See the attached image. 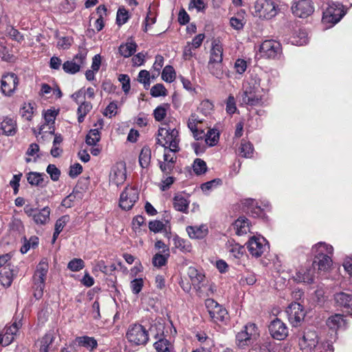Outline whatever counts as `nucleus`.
Masks as SVG:
<instances>
[{
  "label": "nucleus",
  "instance_id": "e2e57ef3",
  "mask_svg": "<svg viewBox=\"0 0 352 352\" xmlns=\"http://www.w3.org/2000/svg\"><path fill=\"white\" fill-rule=\"evenodd\" d=\"M166 94L167 90L162 84H156L151 89V95L153 97L165 96Z\"/></svg>",
  "mask_w": 352,
  "mask_h": 352
},
{
  "label": "nucleus",
  "instance_id": "ea45409f",
  "mask_svg": "<svg viewBox=\"0 0 352 352\" xmlns=\"http://www.w3.org/2000/svg\"><path fill=\"white\" fill-rule=\"evenodd\" d=\"M308 34L304 30H299L298 32H296L291 38V43L295 45H304L308 43Z\"/></svg>",
  "mask_w": 352,
  "mask_h": 352
},
{
  "label": "nucleus",
  "instance_id": "4c0bfd02",
  "mask_svg": "<svg viewBox=\"0 0 352 352\" xmlns=\"http://www.w3.org/2000/svg\"><path fill=\"white\" fill-rule=\"evenodd\" d=\"M151 150L148 146H144L139 155V164L142 168H147L151 163Z\"/></svg>",
  "mask_w": 352,
  "mask_h": 352
},
{
  "label": "nucleus",
  "instance_id": "13d9d810",
  "mask_svg": "<svg viewBox=\"0 0 352 352\" xmlns=\"http://www.w3.org/2000/svg\"><path fill=\"white\" fill-rule=\"evenodd\" d=\"M76 8L75 0H62L59 5V10L65 13H69Z\"/></svg>",
  "mask_w": 352,
  "mask_h": 352
},
{
  "label": "nucleus",
  "instance_id": "412c9836",
  "mask_svg": "<svg viewBox=\"0 0 352 352\" xmlns=\"http://www.w3.org/2000/svg\"><path fill=\"white\" fill-rule=\"evenodd\" d=\"M17 132V124L15 119L5 117L0 122V133L7 135H14Z\"/></svg>",
  "mask_w": 352,
  "mask_h": 352
},
{
  "label": "nucleus",
  "instance_id": "bb28decb",
  "mask_svg": "<svg viewBox=\"0 0 352 352\" xmlns=\"http://www.w3.org/2000/svg\"><path fill=\"white\" fill-rule=\"evenodd\" d=\"M55 337L52 332L47 333L41 340L39 352H55L56 348L53 346Z\"/></svg>",
  "mask_w": 352,
  "mask_h": 352
},
{
  "label": "nucleus",
  "instance_id": "6e6552de",
  "mask_svg": "<svg viewBox=\"0 0 352 352\" xmlns=\"http://www.w3.org/2000/svg\"><path fill=\"white\" fill-rule=\"evenodd\" d=\"M126 338L129 342L135 345H144L148 340V335L142 325L135 324L129 327Z\"/></svg>",
  "mask_w": 352,
  "mask_h": 352
},
{
  "label": "nucleus",
  "instance_id": "0eeeda50",
  "mask_svg": "<svg viewBox=\"0 0 352 352\" xmlns=\"http://www.w3.org/2000/svg\"><path fill=\"white\" fill-rule=\"evenodd\" d=\"M258 54L265 58H280L282 55V46L275 40H265L261 44Z\"/></svg>",
  "mask_w": 352,
  "mask_h": 352
},
{
  "label": "nucleus",
  "instance_id": "f3484780",
  "mask_svg": "<svg viewBox=\"0 0 352 352\" xmlns=\"http://www.w3.org/2000/svg\"><path fill=\"white\" fill-rule=\"evenodd\" d=\"M286 314L289 321L294 327L300 325L305 316L303 307L300 303L296 302L291 303L287 307Z\"/></svg>",
  "mask_w": 352,
  "mask_h": 352
},
{
  "label": "nucleus",
  "instance_id": "774afa93",
  "mask_svg": "<svg viewBox=\"0 0 352 352\" xmlns=\"http://www.w3.org/2000/svg\"><path fill=\"white\" fill-rule=\"evenodd\" d=\"M248 67L247 62L244 59L237 58L235 60L234 68L235 72L241 75L245 73Z\"/></svg>",
  "mask_w": 352,
  "mask_h": 352
},
{
  "label": "nucleus",
  "instance_id": "4be33fe9",
  "mask_svg": "<svg viewBox=\"0 0 352 352\" xmlns=\"http://www.w3.org/2000/svg\"><path fill=\"white\" fill-rule=\"evenodd\" d=\"M315 270L311 267L300 269L294 276L295 281L311 284L314 282Z\"/></svg>",
  "mask_w": 352,
  "mask_h": 352
},
{
  "label": "nucleus",
  "instance_id": "bf43d9fd",
  "mask_svg": "<svg viewBox=\"0 0 352 352\" xmlns=\"http://www.w3.org/2000/svg\"><path fill=\"white\" fill-rule=\"evenodd\" d=\"M85 263L81 258H73L67 265V268L72 272H78L83 269Z\"/></svg>",
  "mask_w": 352,
  "mask_h": 352
},
{
  "label": "nucleus",
  "instance_id": "cd10ccee",
  "mask_svg": "<svg viewBox=\"0 0 352 352\" xmlns=\"http://www.w3.org/2000/svg\"><path fill=\"white\" fill-rule=\"evenodd\" d=\"M327 325L333 330L344 329L346 327V320L343 315L336 314L327 319Z\"/></svg>",
  "mask_w": 352,
  "mask_h": 352
},
{
  "label": "nucleus",
  "instance_id": "473e14b6",
  "mask_svg": "<svg viewBox=\"0 0 352 352\" xmlns=\"http://www.w3.org/2000/svg\"><path fill=\"white\" fill-rule=\"evenodd\" d=\"M208 69L213 76L218 79H223L225 76L222 62L209 61Z\"/></svg>",
  "mask_w": 352,
  "mask_h": 352
},
{
  "label": "nucleus",
  "instance_id": "0e129e2a",
  "mask_svg": "<svg viewBox=\"0 0 352 352\" xmlns=\"http://www.w3.org/2000/svg\"><path fill=\"white\" fill-rule=\"evenodd\" d=\"M256 281L255 274L253 273H248L245 275L241 276L239 283L241 285H252Z\"/></svg>",
  "mask_w": 352,
  "mask_h": 352
},
{
  "label": "nucleus",
  "instance_id": "dca6fc26",
  "mask_svg": "<svg viewBox=\"0 0 352 352\" xmlns=\"http://www.w3.org/2000/svg\"><path fill=\"white\" fill-rule=\"evenodd\" d=\"M19 85V78L14 73L3 74L1 80V91L5 96H11Z\"/></svg>",
  "mask_w": 352,
  "mask_h": 352
},
{
  "label": "nucleus",
  "instance_id": "9b49d317",
  "mask_svg": "<svg viewBox=\"0 0 352 352\" xmlns=\"http://www.w3.org/2000/svg\"><path fill=\"white\" fill-rule=\"evenodd\" d=\"M205 122L204 118L197 112H193L190 114L187 121V126L192 132L194 138L197 140H203L205 131L201 127Z\"/></svg>",
  "mask_w": 352,
  "mask_h": 352
},
{
  "label": "nucleus",
  "instance_id": "e433bc0d",
  "mask_svg": "<svg viewBox=\"0 0 352 352\" xmlns=\"http://www.w3.org/2000/svg\"><path fill=\"white\" fill-rule=\"evenodd\" d=\"M174 248L183 252H190L192 250L190 243L177 235H175L172 239Z\"/></svg>",
  "mask_w": 352,
  "mask_h": 352
},
{
  "label": "nucleus",
  "instance_id": "49530a36",
  "mask_svg": "<svg viewBox=\"0 0 352 352\" xmlns=\"http://www.w3.org/2000/svg\"><path fill=\"white\" fill-rule=\"evenodd\" d=\"M45 175L36 172H30L27 175V180L32 186H42Z\"/></svg>",
  "mask_w": 352,
  "mask_h": 352
},
{
  "label": "nucleus",
  "instance_id": "603ef678",
  "mask_svg": "<svg viewBox=\"0 0 352 352\" xmlns=\"http://www.w3.org/2000/svg\"><path fill=\"white\" fill-rule=\"evenodd\" d=\"M57 116L55 110L48 109L44 113L45 127L48 126L49 129H54V124Z\"/></svg>",
  "mask_w": 352,
  "mask_h": 352
},
{
  "label": "nucleus",
  "instance_id": "3c124183",
  "mask_svg": "<svg viewBox=\"0 0 352 352\" xmlns=\"http://www.w3.org/2000/svg\"><path fill=\"white\" fill-rule=\"evenodd\" d=\"M170 256V252L166 253H157L152 259L153 265L155 267H161L165 265L167 263L168 258Z\"/></svg>",
  "mask_w": 352,
  "mask_h": 352
},
{
  "label": "nucleus",
  "instance_id": "aec40b11",
  "mask_svg": "<svg viewBox=\"0 0 352 352\" xmlns=\"http://www.w3.org/2000/svg\"><path fill=\"white\" fill-rule=\"evenodd\" d=\"M126 178L125 164L120 162L114 165L109 175L110 182L118 186L122 184Z\"/></svg>",
  "mask_w": 352,
  "mask_h": 352
},
{
  "label": "nucleus",
  "instance_id": "2f4dec72",
  "mask_svg": "<svg viewBox=\"0 0 352 352\" xmlns=\"http://www.w3.org/2000/svg\"><path fill=\"white\" fill-rule=\"evenodd\" d=\"M50 208L47 206L44 207L43 208L37 210L32 219L37 225H44L50 221Z\"/></svg>",
  "mask_w": 352,
  "mask_h": 352
},
{
  "label": "nucleus",
  "instance_id": "39448f33",
  "mask_svg": "<svg viewBox=\"0 0 352 352\" xmlns=\"http://www.w3.org/2000/svg\"><path fill=\"white\" fill-rule=\"evenodd\" d=\"M259 330L254 323H248L236 336V343L240 348L248 346L259 337Z\"/></svg>",
  "mask_w": 352,
  "mask_h": 352
},
{
  "label": "nucleus",
  "instance_id": "37998d69",
  "mask_svg": "<svg viewBox=\"0 0 352 352\" xmlns=\"http://www.w3.org/2000/svg\"><path fill=\"white\" fill-rule=\"evenodd\" d=\"M92 104L89 102L84 101L78 107V121L81 123L84 121L87 114L91 110Z\"/></svg>",
  "mask_w": 352,
  "mask_h": 352
},
{
  "label": "nucleus",
  "instance_id": "4468645a",
  "mask_svg": "<svg viewBox=\"0 0 352 352\" xmlns=\"http://www.w3.org/2000/svg\"><path fill=\"white\" fill-rule=\"evenodd\" d=\"M139 199L138 190L133 186H127L120 197V206L125 210L132 208Z\"/></svg>",
  "mask_w": 352,
  "mask_h": 352
},
{
  "label": "nucleus",
  "instance_id": "5fc2aeb1",
  "mask_svg": "<svg viewBox=\"0 0 352 352\" xmlns=\"http://www.w3.org/2000/svg\"><path fill=\"white\" fill-rule=\"evenodd\" d=\"M34 104L31 102H25L20 109L21 116L28 120H30L34 114Z\"/></svg>",
  "mask_w": 352,
  "mask_h": 352
},
{
  "label": "nucleus",
  "instance_id": "de8ad7c7",
  "mask_svg": "<svg viewBox=\"0 0 352 352\" xmlns=\"http://www.w3.org/2000/svg\"><path fill=\"white\" fill-rule=\"evenodd\" d=\"M100 140L99 128L91 129L86 136V143L89 146H96Z\"/></svg>",
  "mask_w": 352,
  "mask_h": 352
},
{
  "label": "nucleus",
  "instance_id": "393cba45",
  "mask_svg": "<svg viewBox=\"0 0 352 352\" xmlns=\"http://www.w3.org/2000/svg\"><path fill=\"white\" fill-rule=\"evenodd\" d=\"M311 252L314 257L329 255L331 256L333 252V248L324 242H319L312 247Z\"/></svg>",
  "mask_w": 352,
  "mask_h": 352
},
{
  "label": "nucleus",
  "instance_id": "72a5a7b5",
  "mask_svg": "<svg viewBox=\"0 0 352 352\" xmlns=\"http://www.w3.org/2000/svg\"><path fill=\"white\" fill-rule=\"evenodd\" d=\"M153 346L156 352H175L173 344L166 338H160Z\"/></svg>",
  "mask_w": 352,
  "mask_h": 352
},
{
  "label": "nucleus",
  "instance_id": "423d86ee",
  "mask_svg": "<svg viewBox=\"0 0 352 352\" xmlns=\"http://www.w3.org/2000/svg\"><path fill=\"white\" fill-rule=\"evenodd\" d=\"M250 254L255 258L261 257L270 249L267 241L261 235H254L246 243Z\"/></svg>",
  "mask_w": 352,
  "mask_h": 352
},
{
  "label": "nucleus",
  "instance_id": "79ce46f5",
  "mask_svg": "<svg viewBox=\"0 0 352 352\" xmlns=\"http://www.w3.org/2000/svg\"><path fill=\"white\" fill-rule=\"evenodd\" d=\"M254 148L252 144L245 140H242L239 148V155L245 158L252 157Z\"/></svg>",
  "mask_w": 352,
  "mask_h": 352
},
{
  "label": "nucleus",
  "instance_id": "f03ea898",
  "mask_svg": "<svg viewBox=\"0 0 352 352\" xmlns=\"http://www.w3.org/2000/svg\"><path fill=\"white\" fill-rule=\"evenodd\" d=\"M157 142L164 148H169L172 152H177L179 150V131L168 125L162 126L158 130Z\"/></svg>",
  "mask_w": 352,
  "mask_h": 352
},
{
  "label": "nucleus",
  "instance_id": "6e6d98bb",
  "mask_svg": "<svg viewBox=\"0 0 352 352\" xmlns=\"http://www.w3.org/2000/svg\"><path fill=\"white\" fill-rule=\"evenodd\" d=\"M162 78L167 82H172L175 78V72L170 65H166L162 70Z\"/></svg>",
  "mask_w": 352,
  "mask_h": 352
},
{
  "label": "nucleus",
  "instance_id": "ddd939ff",
  "mask_svg": "<svg viewBox=\"0 0 352 352\" xmlns=\"http://www.w3.org/2000/svg\"><path fill=\"white\" fill-rule=\"evenodd\" d=\"M299 345L302 349H309L313 352H318L324 348L323 344L319 342L316 333L311 331L304 333L299 341Z\"/></svg>",
  "mask_w": 352,
  "mask_h": 352
},
{
  "label": "nucleus",
  "instance_id": "f8f14e48",
  "mask_svg": "<svg viewBox=\"0 0 352 352\" xmlns=\"http://www.w3.org/2000/svg\"><path fill=\"white\" fill-rule=\"evenodd\" d=\"M206 306L210 318L214 322H224L228 319L227 310L213 299H207Z\"/></svg>",
  "mask_w": 352,
  "mask_h": 352
},
{
  "label": "nucleus",
  "instance_id": "6ab92c4d",
  "mask_svg": "<svg viewBox=\"0 0 352 352\" xmlns=\"http://www.w3.org/2000/svg\"><path fill=\"white\" fill-rule=\"evenodd\" d=\"M269 331L272 337L278 340H283L288 336L287 327L278 318L271 322Z\"/></svg>",
  "mask_w": 352,
  "mask_h": 352
},
{
  "label": "nucleus",
  "instance_id": "2eb2a0df",
  "mask_svg": "<svg viewBox=\"0 0 352 352\" xmlns=\"http://www.w3.org/2000/svg\"><path fill=\"white\" fill-rule=\"evenodd\" d=\"M292 13L299 18H307L314 12L311 0H294L292 6Z\"/></svg>",
  "mask_w": 352,
  "mask_h": 352
},
{
  "label": "nucleus",
  "instance_id": "5701e85b",
  "mask_svg": "<svg viewBox=\"0 0 352 352\" xmlns=\"http://www.w3.org/2000/svg\"><path fill=\"white\" fill-rule=\"evenodd\" d=\"M336 303L346 309V311L352 316V296L344 292H340L334 296Z\"/></svg>",
  "mask_w": 352,
  "mask_h": 352
},
{
  "label": "nucleus",
  "instance_id": "c756f323",
  "mask_svg": "<svg viewBox=\"0 0 352 352\" xmlns=\"http://www.w3.org/2000/svg\"><path fill=\"white\" fill-rule=\"evenodd\" d=\"M223 51V46L220 41L217 40L213 41L209 61L222 62Z\"/></svg>",
  "mask_w": 352,
  "mask_h": 352
},
{
  "label": "nucleus",
  "instance_id": "a878e982",
  "mask_svg": "<svg viewBox=\"0 0 352 352\" xmlns=\"http://www.w3.org/2000/svg\"><path fill=\"white\" fill-rule=\"evenodd\" d=\"M234 228L238 236H242L250 232V223L246 217H240L234 221Z\"/></svg>",
  "mask_w": 352,
  "mask_h": 352
},
{
  "label": "nucleus",
  "instance_id": "8fccbe9b",
  "mask_svg": "<svg viewBox=\"0 0 352 352\" xmlns=\"http://www.w3.org/2000/svg\"><path fill=\"white\" fill-rule=\"evenodd\" d=\"M213 107V104L209 100H204L200 103L196 112L201 114L203 117H206L210 114Z\"/></svg>",
  "mask_w": 352,
  "mask_h": 352
},
{
  "label": "nucleus",
  "instance_id": "c03bdc74",
  "mask_svg": "<svg viewBox=\"0 0 352 352\" xmlns=\"http://www.w3.org/2000/svg\"><path fill=\"white\" fill-rule=\"evenodd\" d=\"M204 138L206 144L209 146H213L219 142V133L216 129H210L207 133H205Z\"/></svg>",
  "mask_w": 352,
  "mask_h": 352
},
{
  "label": "nucleus",
  "instance_id": "338daca9",
  "mask_svg": "<svg viewBox=\"0 0 352 352\" xmlns=\"http://www.w3.org/2000/svg\"><path fill=\"white\" fill-rule=\"evenodd\" d=\"M46 171L50 175L52 180L56 182L59 179L60 171L54 164H49Z\"/></svg>",
  "mask_w": 352,
  "mask_h": 352
},
{
  "label": "nucleus",
  "instance_id": "a18cd8bd",
  "mask_svg": "<svg viewBox=\"0 0 352 352\" xmlns=\"http://www.w3.org/2000/svg\"><path fill=\"white\" fill-rule=\"evenodd\" d=\"M45 129V125H41L38 133L34 131V134L39 142H41V140L43 142H50L53 138L54 129H50L49 131H44Z\"/></svg>",
  "mask_w": 352,
  "mask_h": 352
},
{
  "label": "nucleus",
  "instance_id": "b1692460",
  "mask_svg": "<svg viewBox=\"0 0 352 352\" xmlns=\"http://www.w3.org/2000/svg\"><path fill=\"white\" fill-rule=\"evenodd\" d=\"M186 232L190 238L194 239H202L208 233L206 225L189 226L186 227Z\"/></svg>",
  "mask_w": 352,
  "mask_h": 352
},
{
  "label": "nucleus",
  "instance_id": "1a4fd4ad",
  "mask_svg": "<svg viewBox=\"0 0 352 352\" xmlns=\"http://www.w3.org/2000/svg\"><path fill=\"white\" fill-rule=\"evenodd\" d=\"M255 13L259 18L270 19L277 14V6L273 0H256Z\"/></svg>",
  "mask_w": 352,
  "mask_h": 352
},
{
  "label": "nucleus",
  "instance_id": "f257e3e1",
  "mask_svg": "<svg viewBox=\"0 0 352 352\" xmlns=\"http://www.w3.org/2000/svg\"><path fill=\"white\" fill-rule=\"evenodd\" d=\"M264 91V89L260 87V84L255 81L254 85L248 84L244 87L241 94V102L243 104L251 107H262L267 103V98L261 94V91Z\"/></svg>",
  "mask_w": 352,
  "mask_h": 352
},
{
  "label": "nucleus",
  "instance_id": "4d7b16f0",
  "mask_svg": "<svg viewBox=\"0 0 352 352\" xmlns=\"http://www.w3.org/2000/svg\"><path fill=\"white\" fill-rule=\"evenodd\" d=\"M188 274L191 279L192 284L194 285L199 286V285L202 283L204 279V276L199 274L197 270L194 267L189 268Z\"/></svg>",
  "mask_w": 352,
  "mask_h": 352
},
{
  "label": "nucleus",
  "instance_id": "9d476101",
  "mask_svg": "<svg viewBox=\"0 0 352 352\" xmlns=\"http://www.w3.org/2000/svg\"><path fill=\"white\" fill-rule=\"evenodd\" d=\"M87 55V49L80 47L78 52L72 60H67L63 64L64 72L70 74H75L78 72L81 66L85 63Z\"/></svg>",
  "mask_w": 352,
  "mask_h": 352
},
{
  "label": "nucleus",
  "instance_id": "a211bd4d",
  "mask_svg": "<svg viewBox=\"0 0 352 352\" xmlns=\"http://www.w3.org/2000/svg\"><path fill=\"white\" fill-rule=\"evenodd\" d=\"M21 326L22 323L20 320L14 321L10 326L6 325L3 330V333L0 334V344L3 346L10 344Z\"/></svg>",
  "mask_w": 352,
  "mask_h": 352
},
{
  "label": "nucleus",
  "instance_id": "864d4df0",
  "mask_svg": "<svg viewBox=\"0 0 352 352\" xmlns=\"http://www.w3.org/2000/svg\"><path fill=\"white\" fill-rule=\"evenodd\" d=\"M13 281V272L10 269L4 270L0 273V282L4 287H8Z\"/></svg>",
  "mask_w": 352,
  "mask_h": 352
},
{
  "label": "nucleus",
  "instance_id": "7ed1b4c3",
  "mask_svg": "<svg viewBox=\"0 0 352 352\" xmlns=\"http://www.w3.org/2000/svg\"><path fill=\"white\" fill-rule=\"evenodd\" d=\"M323 14L322 21L324 23L330 24V27L338 23L345 15L341 3L336 2H328L322 6Z\"/></svg>",
  "mask_w": 352,
  "mask_h": 352
},
{
  "label": "nucleus",
  "instance_id": "680f3d73",
  "mask_svg": "<svg viewBox=\"0 0 352 352\" xmlns=\"http://www.w3.org/2000/svg\"><path fill=\"white\" fill-rule=\"evenodd\" d=\"M129 12L124 8H120L117 12L116 22L120 26L126 23L129 19Z\"/></svg>",
  "mask_w": 352,
  "mask_h": 352
},
{
  "label": "nucleus",
  "instance_id": "f704fd0d",
  "mask_svg": "<svg viewBox=\"0 0 352 352\" xmlns=\"http://www.w3.org/2000/svg\"><path fill=\"white\" fill-rule=\"evenodd\" d=\"M137 47V44L133 41H130L121 44L118 48V52L122 56L129 58L136 52Z\"/></svg>",
  "mask_w": 352,
  "mask_h": 352
},
{
  "label": "nucleus",
  "instance_id": "a19ab883",
  "mask_svg": "<svg viewBox=\"0 0 352 352\" xmlns=\"http://www.w3.org/2000/svg\"><path fill=\"white\" fill-rule=\"evenodd\" d=\"M174 208L176 210L187 213L188 210L189 201L181 195H177L173 199Z\"/></svg>",
  "mask_w": 352,
  "mask_h": 352
},
{
  "label": "nucleus",
  "instance_id": "09e8293b",
  "mask_svg": "<svg viewBox=\"0 0 352 352\" xmlns=\"http://www.w3.org/2000/svg\"><path fill=\"white\" fill-rule=\"evenodd\" d=\"M230 256L236 259H240L244 256L245 248L243 246L238 244H230L229 248Z\"/></svg>",
  "mask_w": 352,
  "mask_h": 352
},
{
  "label": "nucleus",
  "instance_id": "c9c22d12",
  "mask_svg": "<svg viewBox=\"0 0 352 352\" xmlns=\"http://www.w3.org/2000/svg\"><path fill=\"white\" fill-rule=\"evenodd\" d=\"M76 341L78 346L85 347L89 351H93L98 347V342L94 337L80 336L76 338Z\"/></svg>",
  "mask_w": 352,
  "mask_h": 352
},
{
  "label": "nucleus",
  "instance_id": "58836bf2",
  "mask_svg": "<svg viewBox=\"0 0 352 352\" xmlns=\"http://www.w3.org/2000/svg\"><path fill=\"white\" fill-rule=\"evenodd\" d=\"M69 215H63L58 219L55 223L54 232L53 234L52 243H54L58 238L59 234L62 232L64 227L69 221Z\"/></svg>",
  "mask_w": 352,
  "mask_h": 352
},
{
  "label": "nucleus",
  "instance_id": "7c9ffc66",
  "mask_svg": "<svg viewBox=\"0 0 352 352\" xmlns=\"http://www.w3.org/2000/svg\"><path fill=\"white\" fill-rule=\"evenodd\" d=\"M244 206L247 207V212L253 217H260L263 214V210L258 206L257 202L252 199H246Z\"/></svg>",
  "mask_w": 352,
  "mask_h": 352
},
{
  "label": "nucleus",
  "instance_id": "c85d7f7f",
  "mask_svg": "<svg viewBox=\"0 0 352 352\" xmlns=\"http://www.w3.org/2000/svg\"><path fill=\"white\" fill-rule=\"evenodd\" d=\"M331 256L326 255L322 256L314 257L312 263V267L315 270L318 267V271H327L331 265L332 260Z\"/></svg>",
  "mask_w": 352,
  "mask_h": 352
},
{
  "label": "nucleus",
  "instance_id": "20e7f679",
  "mask_svg": "<svg viewBox=\"0 0 352 352\" xmlns=\"http://www.w3.org/2000/svg\"><path fill=\"white\" fill-rule=\"evenodd\" d=\"M48 269L49 265L46 259H42L36 266L33 276L34 296L36 299L43 296Z\"/></svg>",
  "mask_w": 352,
  "mask_h": 352
},
{
  "label": "nucleus",
  "instance_id": "69168bd1",
  "mask_svg": "<svg viewBox=\"0 0 352 352\" xmlns=\"http://www.w3.org/2000/svg\"><path fill=\"white\" fill-rule=\"evenodd\" d=\"M150 78H151V75H150L149 72H148L147 70H145V69L141 70L138 74V80L140 83H142L144 85V87H147L150 85V84H151Z\"/></svg>",
  "mask_w": 352,
  "mask_h": 352
},
{
  "label": "nucleus",
  "instance_id": "052dcab7",
  "mask_svg": "<svg viewBox=\"0 0 352 352\" xmlns=\"http://www.w3.org/2000/svg\"><path fill=\"white\" fill-rule=\"evenodd\" d=\"M192 168L194 172L197 175H201L207 170L206 163L199 158H197L194 161Z\"/></svg>",
  "mask_w": 352,
  "mask_h": 352
}]
</instances>
